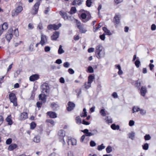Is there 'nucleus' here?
<instances>
[{
    "label": "nucleus",
    "instance_id": "36",
    "mask_svg": "<svg viewBox=\"0 0 156 156\" xmlns=\"http://www.w3.org/2000/svg\"><path fill=\"white\" fill-rule=\"evenodd\" d=\"M106 152L108 153H109L112 151V148L110 146H108L106 149Z\"/></svg>",
    "mask_w": 156,
    "mask_h": 156
},
{
    "label": "nucleus",
    "instance_id": "50",
    "mask_svg": "<svg viewBox=\"0 0 156 156\" xmlns=\"http://www.w3.org/2000/svg\"><path fill=\"white\" fill-rule=\"evenodd\" d=\"M36 90V89H35L34 88L33 89V90H32L31 94V96L30 97V98L31 99H33L34 97L35 96V93L34 92Z\"/></svg>",
    "mask_w": 156,
    "mask_h": 156
},
{
    "label": "nucleus",
    "instance_id": "19",
    "mask_svg": "<svg viewBox=\"0 0 156 156\" xmlns=\"http://www.w3.org/2000/svg\"><path fill=\"white\" fill-rule=\"evenodd\" d=\"M140 94L143 97L145 96L147 92V90L145 87H142L140 89Z\"/></svg>",
    "mask_w": 156,
    "mask_h": 156
},
{
    "label": "nucleus",
    "instance_id": "6",
    "mask_svg": "<svg viewBox=\"0 0 156 156\" xmlns=\"http://www.w3.org/2000/svg\"><path fill=\"white\" fill-rule=\"evenodd\" d=\"M62 26L61 23H59L57 25L56 24H50L48 26L47 28L48 30L53 29L54 30H58Z\"/></svg>",
    "mask_w": 156,
    "mask_h": 156
},
{
    "label": "nucleus",
    "instance_id": "54",
    "mask_svg": "<svg viewBox=\"0 0 156 156\" xmlns=\"http://www.w3.org/2000/svg\"><path fill=\"white\" fill-rule=\"evenodd\" d=\"M96 145V144L95 142L93 140H91L90 142V145L91 147H93L95 146Z\"/></svg>",
    "mask_w": 156,
    "mask_h": 156
},
{
    "label": "nucleus",
    "instance_id": "28",
    "mask_svg": "<svg viewBox=\"0 0 156 156\" xmlns=\"http://www.w3.org/2000/svg\"><path fill=\"white\" fill-rule=\"evenodd\" d=\"M129 138L132 140H133L135 136V133L134 132H132L128 134Z\"/></svg>",
    "mask_w": 156,
    "mask_h": 156
},
{
    "label": "nucleus",
    "instance_id": "59",
    "mask_svg": "<svg viewBox=\"0 0 156 156\" xmlns=\"http://www.w3.org/2000/svg\"><path fill=\"white\" fill-rule=\"evenodd\" d=\"M38 28L40 30H42L43 29V27L42 26V24L40 22L38 26Z\"/></svg>",
    "mask_w": 156,
    "mask_h": 156
},
{
    "label": "nucleus",
    "instance_id": "20",
    "mask_svg": "<svg viewBox=\"0 0 156 156\" xmlns=\"http://www.w3.org/2000/svg\"><path fill=\"white\" fill-rule=\"evenodd\" d=\"M39 78V76L38 74H35L32 75L30 77V80L31 81H34L38 79Z\"/></svg>",
    "mask_w": 156,
    "mask_h": 156
},
{
    "label": "nucleus",
    "instance_id": "61",
    "mask_svg": "<svg viewBox=\"0 0 156 156\" xmlns=\"http://www.w3.org/2000/svg\"><path fill=\"white\" fill-rule=\"evenodd\" d=\"M129 124L130 126H132L134 124V122L133 120H130L129 122Z\"/></svg>",
    "mask_w": 156,
    "mask_h": 156
},
{
    "label": "nucleus",
    "instance_id": "26",
    "mask_svg": "<svg viewBox=\"0 0 156 156\" xmlns=\"http://www.w3.org/2000/svg\"><path fill=\"white\" fill-rule=\"evenodd\" d=\"M94 79V76L90 75L88 76L87 83H91L93 81V80Z\"/></svg>",
    "mask_w": 156,
    "mask_h": 156
},
{
    "label": "nucleus",
    "instance_id": "64",
    "mask_svg": "<svg viewBox=\"0 0 156 156\" xmlns=\"http://www.w3.org/2000/svg\"><path fill=\"white\" fill-rule=\"evenodd\" d=\"M112 97L114 98H117L118 97V95L117 93L114 92L112 94Z\"/></svg>",
    "mask_w": 156,
    "mask_h": 156
},
{
    "label": "nucleus",
    "instance_id": "24",
    "mask_svg": "<svg viewBox=\"0 0 156 156\" xmlns=\"http://www.w3.org/2000/svg\"><path fill=\"white\" fill-rule=\"evenodd\" d=\"M17 147V145L16 144H12L10 145L8 147V150L9 151H12Z\"/></svg>",
    "mask_w": 156,
    "mask_h": 156
},
{
    "label": "nucleus",
    "instance_id": "38",
    "mask_svg": "<svg viewBox=\"0 0 156 156\" xmlns=\"http://www.w3.org/2000/svg\"><path fill=\"white\" fill-rule=\"evenodd\" d=\"M23 7L21 6H18L16 8V11L18 13H20L23 10Z\"/></svg>",
    "mask_w": 156,
    "mask_h": 156
},
{
    "label": "nucleus",
    "instance_id": "30",
    "mask_svg": "<svg viewBox=\"0 0 156 156\" xmlns=\"http://www.w3.org/2000/svg\"><path fill=\"white\" fill-rule=\"evenodd\" d=\"M111 127L113 130H118L120 128L119 125H116L115 124H112L111 126Z\"/></svg>",
    "mask_w": 156,
    "mask_h": 156
},
{
    "label": "nucleus",
    "instance_id": "4",
    "mask_svg": "<svg viewBox=\"0 0 156 156\" xmlns=\"http://www.w3.org/2000/svg\"><path fill=\"white\" fill-rule=\"evenodd\" d=\"M42 92L44 94H47L49 91V87L48 83H44L42 84L41 87Z\"/></svg>",
    "mask_w": 156,
    "mask_h": 156
},
{
    "label": "nucleus",
    "instance_id": "29",
    "mask_svg": "<svg viewBox=\"0 0 156 156\" xmlns=\"http://www.w3.org/2000/svg\"><path fill=\"white\" fill-rule=\"evenodd\" d=\"M76 10L75 7H73L71 8V9L68 12L70 14H73L76 12Z\"/></svg>",
    "mask_w": 156,
    "mask_h": 156
},
{
    "label": "nucleus",
    "instance_id": "27",
    "mask_svg": "<svg viewBox=\"0 0 156 156\" xmlns=\"http://www.w3.org/2000/svg\"><path fill=\"white\" fill-rule=\"evenodd\" d=\"M8 27V25L6 23H4L3 24L0 26V28H1L3 30H6Z\"/></svg>",
    "mask_w": 156,
    "mask_h": 156
},
{
    "label": "nucleus",
    "instance_id": "52",
    "mask_svg": "<svg viewBox=\"0 0 156 156\" xmlns=\"http://www.w3.org/2000/svg\"><path fill=\"white\" fill-rule=\"evenodd\" d=\"M63 66L65 68H68L70 64L69 62H66L63 63Z\"/></svg>",
    "mask_w": 156,
    "mask_h": 156
},
{
    "label": "nucleus",
    "instance_id": "41",
    "mask_svg": "<svg viewBox=\"0 0 156 156\" xmlns=\"http://www.w3.org/2000/svg\"><path fill=\"white\" fill-rule=\"evenodd\" d=\"M36 124L35 122H32L31 124L30 125V129H33L35 128L36 127Z\"/></svg>",
    "mask_w": 156,
    "mask_h": 156
},
{
    "label": "nucleus",
    "instance_id": "49",
    "mask_svg": "<svg viewBox=\"0 0 156 156\" xmlns=\"http://www.w3.org/2000/svg\"><path fill=\"white\" fill-rule=\"evenodd\" d=\"M135 86L138 88V89H140V87L141 86V83L138 80L137 81V83H135Z\"/></svg>",
    "mask_w": 156,
    "mask_h": 156
},
{
    "label": "nucleus",
    "instance_id": "16",
    "mask_svg": "<svg viewBox=\"0 0 156 156\" xmlns=\"http://www.w3.org/2000/svg\"><path fill=\"white\" fill-rule=\"evenodd\" d=\"M59 14L62 16V17L65 20H69L71 17L67 15V13L65 12H63L62 11H61L59 12Z\"/></svg>",
    "mask_w": 156,
    "mask_h": 156
},
{
    "label": "nucleus",
    "instance_id": "46",
    "mask_svg": "<svg viewBox=\"0 0 156 156\" xmlns=\"http://www.w3.org/2000/svg\"><path fill=\"white\" fill-rule=\"evenodd\" d=\"M145 140H148L151 139V137L149 134H146L144 136Z\"/></svg>",
    "mask_w": 156,
    "mask_h": 156
},
{
    "label": "nucleus",
    "instance_id": "18",
    "mask_svg": "<svg viewBox=\"0 0 156 156\" xmlns=\"http://www.w3.org/2000/svg\"><path fill=\"white\" fill-rule=\"evenodd\" d=\"M28 118V114L26 112H23L20 114V119L21 120H24Z\"/></svg>",
    "mask_w": 156,
    "mask_h": 156
},
{
    "label": "nucleus",
    "instance_id": "21",
    "mask_svg": "<svg viewBox=\"0 0 156 156\" xmlns=\"http://www.w3.org/2000/svg\"><path fill=\"white\" fill-rule=\"evenodd\" d=\"M46 95L44 94H41L39 95V100H41L43 103L46 101Z\"/></svg>",
    "mask_w": 156,
    "mask_h": 156
},
{
    "label": "nucleus",
    "instance_id": "60",
    "mask_svg": "<svg viewBox=\"0 0 156 156\" xmlns=\"http://www.w3.org/2000/svg\"><path fill=\"white\" fill-rule=\"evenodd\" d=\"M100 38L103 41L105 40V34H103L102 35H101L99 36Z\"/></svg>",
    "mask_w": 156,
    "mask_h": 156
},
{
    "label": "nucleus",
    "instance_id": "32",
    "mask_svg": "<svg viewBox=\"0 0 156 156\" xmlns=\"http://www.w3.org/2000/svg\"><path fill=\"white\" fill-rule=\"evenodd\" d=\"M65 51L62 48V46L60 45L58 50V53L59 54H61L64 53Z\"/></svg>",
    "mask_w": 156,
    "mask_h": 156
},
{
    "label": "nucleus",
    "instance_id": "22",
    "mask_svg": "<svg viewBox=\"0 0 156 156\" xmlns=\"http://www.w3.org/2000/svg\"><path fill=\"white\" fill-rule=\"evenodd\" d=\"M81 131L85 134L86 136H92L91 133L89 132V130L87 129L82 130Z\"/></svg>",
    "mask_w": 156,
    "mask_h": 156
},
{
    "label": "nucleus",
    "instance_id": "45",
    "mask_svg": "<svg viewBox=\"0 0 156 156\" xmlns=\"http://www.w3.org/2000/svg\"><path fill=\"white\" fill-rule=\"evenodd\" d=\"M90 131L91 132V133L92 134V136L96 135L98 133V131L95 129L90 130Z\"/></svg>",
    "mask_w": 156,
    "mask_h": 156
},
{
    "label": "nucleus",
    "instance_id": "55",
    "mask_svg": "<svg viewBox=\"0 0 156 156\" xmlns=\"http://www.w3.org/2000/svg\"><path fill=\"white\" fill-rule=\"evenodd\" d=\"M91 83H85V87L86 89H88L91 87Z\"/></svg>",
    "mask_w": 156,
    "mask_h": 156
},
{
    "label": "nucleus",
    "instance_id": "2",
    "mask_svg": "<svg viewBox=\"0 0 156 156\" xmlns=\"http://www.w3.org/2000/svg\"><path fill=\"white\" fill-rule=\"evenodd\" d=\"M58 135L59 141L62 144L63 146L65 147L66 143L64 137L65 136V132L63 130H60L58 132Z\"/></svg>",
    "mask_w": 156,
    "mask_h": 156
},
{
    "label": "nucleus",
    "instance_id": "17",
    "mask_svg": "<svg viewBox=\"0 0 156 156\" xmlns=\"http://www.w3.org/2000/svg\"><path fill=\"white\" fill-rule=\"evenodd\" d=\"M83 2V0H74L72 3L71 5H75L77 4L78 5H80Z\"/></svg>",
    "mask_w": 156,
    "mask_h": 156
},
{
    "label": "nucleus",
    "instance_id": "7",
    "mask_svg": "<svg viewBox=\"0 0 156 156\" xmlns=\"http://www.w3.org/2000/svg\"><path fill=\"white\" fill-rule=\"evenodd\" d=\"M13 31L12 29H10L9 31L8 32V33L5 36V38L7 40V41H8V42L9 43L10 41V40L11 39H12L13 35L12 34Z\"/></svg>",
    "mask_w": 156,
    "mask_h": 156
},
{
    "label": "nucleus",
    "instance_id": "31",
    "mask_svg": "<svg viewBox=\"0 0 156 156\" xmlns=\"http://www.w3.org/2000/svg\"><path fill=\"white\" fill-rule=\"evenodd\" d=\"M140 64V61L139 59V58L137 57V60L135 62V64L137 68H139Z\"/></svg>",
    "mask_w": 156,
    "mask_h": 156
},
{
    "label": "nucleus",
    "instance_id": "43",
    "mask_svg": "<svg viewBox=\"0 0 156 156\" xmlns=\"http://www.w3.org/2000/svg\"><path fill=\"white\" fill-rule=\"evenodd\" d=\"M87 70L89 73H93L94 72L93 68L90 66H89Z\"/></svg>",
    "mask_w": 156,
    "mask_h": 156
},
{
    "label": "nucleus",
    "instance_id": "37",
    "mask_svg": "<svg viewBox=\"0 0 156 156\" xmlns=\"http://www.w3.org/2000/svg\"><path fill=\"white\" fill-rule=\"evenodd\" d=\"M105 146H104L103 144H101L100 145H98V151H100L105 148Z\"/></svg>",
    "mask_w": 156,
    "mask_h": 156
},
{
    "label": "nucleus",
    "instance_id": "33",
    "mask_svg": "<svg viewBox=\"0 0 156 156\" xmlns=\"http://www.w3.org/2000/svg\"><path fill=\"white\" fill-rule=\"evenodd\" d=\"M103 25V24L102 23H100L98 25V26L97 27H96V28H95L94 27V26L93 28H94V32H96L97 30L100 28L101 26H102Z\"/></svg>",
    "mask_w": 156,
    "mask_h": 156
},
{
    "label": "nucleus",
    "instance_id": "3",
    "mask_svg": "<svg viewBox=\"0 0 156 156\" xmlns=\"http://www.w3.org/2000/svg\"><path fill=\"white\" fill-rule=\"evenodd\" d=\"M76 25L77 28L79 29L80 32L81 33H85L87 31L86 28L84 27V25L81 24V22L77 20H76Z\"/></svg>",
    "mask_w": 156,
    "mask_h": 156
},
{
    "label": "nucleus",
    "instance_id": "34",
    "mask_svg": "<svg viewBox=\"0 0 156 156\" xmlns=\"http://www.w3.org/2000/svg\"><path fill=\"white\" fill-rule=\"evenodd\" d=\"M6 121L8 122V125H11L12 124V120L10 118V116H8L6 118Z\"/></svg>",
    "mask_w": 156,
    "mask_h": 156
},
{
    "label": "nucleus",
    "instance_id": "35",
    "mask_svg": "<svg viewBox=\"0 0 156 156\" xmlns=\"http://www.w3.org/2000/svg\"><path fill=\"white\" fill-rule=\"evenodd\" d=\"M76 123L78 124H80L82 123L81 119L79 116L76 117Z\"/></svg>",
    "mask_w": 156,
    "mask_h": 156
},
{
    "label": "nucleus",
    "instance_id": "56",
    "mask_svg": "<svg viewBox=\"0 0 156 156\" xmlns=\"http://www.w3.org/2000/svg\"><path fill=\"white\" fill-rule=\"evenodd\" d=\"M83 124L86 125H88L90 124V123L86 121L85 120V119H83L82 121V123Z\"/></svg>",
    "mask_w": 156,
    "mask_h": 156
},
{
    "label": "nucleus",
    "instance_id": "15",
    "mask_svg": "<svg viewBox=\"0 0 156 156\" xmlns=\"http://www.w3.org/2000/svg\"><path fill=\"white\" fill-rule=\"evenodd\" d=\"M67 138V139L68 140V141H67V143L68 145L70 143H71V144L72 145H75L76 144V140L74 139H72L71 138L69 137H68Z\"/></svg>",
    "mask_w": 156,
    "mask_h": 156
},
{
    "label": "nucleus",
    "instance_id": "9",
    "mask_svg": "<svg viewBox=\"0 0 156 156\" xmlns=\"http://www.w3.org/2000/svg\"><path fill=\"white\" fill-rule=\"evenodd\" d=\"M48 41L47 37L44 34H41V40L40 43H41V45L43 46L46 42Z\"/></svg>",
    "mask_w": 156,
    "mask_h": 156
},
{
    "label": "nucleus",
    "instance_id": "10",
    "mask_svg": "<svg viewBox=\"0 0 156 156\" xmlns=\"http://www.w3.org/2000/svg\"><path fill=\"white\" fill-rule=\"evenodd\" d=\"M68 105L67 110L68 111H70L74 109L75 106V104L73 102L69 101L68 103Z\"/></svg>",
    "mask_w": 156,
    "mask_h": 156
},
{
    "label": "nucleus",
    "instance_id": "42",
    "mask_svg": "<svg viewBox=\"0 0 156 156\" xmlns=\"http://www.w3.org/2000/svg\"><path fill=\"white\" fill-rule=\"evenodd\" d=\"M142 147L144 150H148L149 147L148 144L147 143H145L143 145H142Z\"/></svg>",
    "mask_w": 156,
    "mask_h": 156
},
{
    "label": "nucleus",
    "instance_id": "11",
    "mask_svg": "<svg viewBox=\"0 0 156 156\" xmlns=\"http://www.w3.org/2000/svg\"><path fill=\"white\" fill-rule=\"evenodd\" d=\"M120 15L119 14H116L113 19V23L115 24H118L120 22Z\"/></svg>",
    "mask_w": 156,
    "mask_h": 156
},
{
    "label": "nucleus",
    "instance_id": "44",
    "mask_svg": "<svg viewBox=\"0 0 156 156\" xmlns=\"http://www.w3.org/2000/svg\"><path fill=\"white\" fill-rule=\"evenodd\" d=\"M100 113L101 114V115L103 116H105L106 115V113H105V109H101L100 111Z\"/></svg>",
    "mask_w": 156,
    "mask_h": 156
},
{
    "label": "nucleus",
    "instance_id": "14",
    "mask_svg": "<svg viewBox=\"0 0 156 156\" xmlns=\"http://www.w3.org/2000/svg\"><path fill=\"white\" fill-rule=\"evenodd\" d=\"M47 115L49 116V117L51 118H55L57 117V115L56 113L52 111L48 112L47 113Z\"/></svg>",
    "mask_w": 156,
    "mask_h": 156
},
{
    "label": "nucleus",
    "instance_id": "1",
    "mask_svg": "<svg viewBox=\"0 0 156 156\" xmlns=\"http://www.w3.org/2000/svg\"><path fill=\"white\" fill-rule=\"evenodd\" d=\"M95 54L96 57L98 59L104 57L105 55V49L100 44L97 46L96 47Z\"/></svg>",
    "mask_w": 156,
    "mask_h": 156
},
{
    "label": "nucleus",
    "instance_id": "63",
    "mask_svg": "<svg viewBox=\"0 0 156 156\" xmlns=\"http://www.w3.org/2000/svg\"><path fill=\"white\" fill-rule=\"evenodd\" d=\"M151 29L152 30H154L156 29V26L154 24H152L151 27Z\"/></svg>",
    "mask_w": 156,
    "mask_h": 156
},
{
    "label": "nucleus",
    "instance_id": "53",
    "mask_svg": "<svg viewBox=\"0 0 156 156\" xmlns=\"http://www.w3.org/2000/svg\"><path fill=\"white\" fill-rule=\"evenodd\" d=\"M12 142V139L11 138H9L6 141V143L7 144H10Z\"/></svg>",
    "mask_w": 156,
    "mask_h": 156
},
{
    "label": "nucleus",
    "instance_id": "5",
    "mask_svg": "<svg viewBox=\"0 0 156 156\" xmlns=\"http://www.w3.org/2000/svg\"><path fill=\"white\" fill-rule=\"evenodd\" d=\"M9 97L11 102L13 103V105L14 106H17V99L15 94L13 93H12L9 94Z\"/></svg>",
    "mask_w": 156,
    "mask_h": 156
},
{
    "label": "nucleus",
    "instance_id": "39",
    "mask_svg": "<svg viewBox=\"0 0 156 156\" xmlns=\"http://www.w3.org/2000/svg\"><path fill=\"white\" fill-rule=\"evenodd\" d=\"M140 110V108L134 106L133 108L132 109L133 113H134L135 112H138Z\"/></svg>",
    "mask_w": 156,
    "mask_h": 156
},
{
    "label": "nucleus",
    "instance_id": "13",
    "mask_svg": "<svg viewBox=\"0 0 156 156\" xmlns=\"http://www.w3.org/2000/svg\"><path fill=\"white\" fill-rule=\"evenodd\" d=\"M59 33L58 32L55 31L51 37L52 40H56L59 37Z\"/></svg>",
    "mask_w": 156,
    "mask_h": 156
},
{
    "label": "nucleus",
    "instance_id": "8",
    "mask_svg": "<svg viewBox=\"0 0 156 156\" xmlns=\"http://www.w3.org/2000/svg\"><path fill=\"white\" fill-rule=\"evenodd\" d=\"M80 17L82 19V21L84 23H86L91 18V16H89L87 18V15L84 13H82L80 15Z\"/></svg>",
    "mask_w": 156,
    "mask_h": 156
},
{
    "label": "nucleus",
    "instance_id": "51",
    "mask_svg": "<svg viewBox=\"0 0 156 156\" xmlns=\"http://www.w3.org/2000/svg\"><path fill=\"white\" fill-rule=\"evenodd\" d=\"M106 122L108 123H112V120L111 118H109L107 116L106 119Z\"/></svg>",
    "mask_w": 156,
    "mask_h": 156
},
{
    "label": "nucleus",
    "instance_id": "57",
    "mask_svg": "<svg viewBox=\"0 0 156 156\" xmlns=\"http://www.w3.org/2000/svg\"><path fill=\"white\" fill-rule=\"evenodd\" d=\"M50 49V47L48 46H45L44 48L45 51L46 52L49 51Z\"/></svg>",
    "mask_w": 156,
    "mask_h": 156
},
{
    "label": "nucleus",
    "instance_id": "25",
    "mask_svg": "<svg viewBox=\"0 0 156 156\" xmlns=\"http://www.w3.org/2000/svg\"><path fill=\"white\" fill-rule=\"evenodd\" d=\"M102 30L105 32L106 35L110 36L112 34L110 32V31L108 30L106 27H103Z\"/></svg>",
    "mask_w": 156,
    "mask_h": 156
},
{
    "label": "nucleus",
    "instance_id": "40",
    "mask_svg": "<svg viewBox=\"0 0 156 156\" xmlns=\"http://www.w3.org/2000/svg\"><path fill=\"white\" fill-rule=\"evenodd\" d=\"M33 141L34 142L36 143H39L40 141V139L39 137L38 136L35 137L34 138Z\"/></svg>",
    "mask_w": 156,
    "mask_h": 156
},
{
    "label": "nucleus",
    "instance_id": "48",
    "mask_svg": "<svg viewBox=\"0 0 156 156\" xmlns=\"http://www.w3.org/2000/svg\"><path fill=\"white\" fill-rule=\"evenodd\" d=\"M14 34L16 37H18L19 35V32L18 29H16L14 31Z\"/></svg>",
    "mask_w": 156,
    "mask_h": 156
},
{
    "label": "nucleus",
    "instance_id": "23",
    "mask_svg": "<svg viewBox=\"0 0 156 156\" xmlns=\"http://www.w3.org/2000/svg\"><path fill=\"white\" fill-rule=\"evenodd\" d=\"M51 107L54 110H56L58 108V105L55 102H52L51 104Z\"/></svg>",
    "mask_w": 156,
    "mask_h": 156
},
{
    "label": "nucleus",
    "instance_id": "47",
    "mask_svg": "<svg viewBox=\"0 0 156 156\" xmlns=\"http://www.w3.org/2000/svg\"><path fill=\"white\" fill-rule=\"evenodd\" d=\"M43 102L42 101L39 102L38 101L36 103V105L37 107L39 109L41 108V106L42 105Z\"/></svg>",
    "mask_w": 156,
    "mask_h": 156
},
{
    "label": "nucleus",
    "instance_id": "12",
    "mask_svg": "<svg viewBox=\"0 0 156 156\" xmlns=\"http://www.w3.org/2000/svg\"><path fill=\"white\" fill-rule=\"evenodd\" d=\"M40 5V3L39 1L37 2L34 4V12L33 13V14H36L37 13Z\"/></svg>",
    "mask_w": 156,
    "mask_h": 156
},
{
    "label": "nucleus",
    "instance_id": "62",
    "mask_svg": "<svg viewBox=\"0 0 156 156\" xmlns=\"http://www.w3.org/2000/svg\"><path fill=\"white\" fill-rule=\"evenodd\" d=\"M46 122L50 123L51 124L53 125L54 123V122L51 119H48L46 120Z\"/></svg>",
    "mask_w": 156,
    "mask_h": 156
},
{
    "label": "nucleus",
    "instance_id": "58",
    "mask_svg": "<svg viewBox=\"0 0 156 156\" xmlns=\"http://www.w3.org/2000/svg\"><path fill=\"white\" fill-rule=\"evenodd\" d=\"M69 73L71 74H73L74 73V71L71 68H69L68 70Z\"/></svg>",
    "mask_w": 156,
    "mask_h": 156
}]
</instances>
